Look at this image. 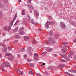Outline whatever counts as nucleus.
<instances>
[{
	"label": "nucleus",
	"instance_id": "39",
	"mask_svg": "<svg viewBox=\"0 0 76 76\" xmlns=\"http://www.w3.org/2000/svg\"><path fill=\"white\" fill-rule=\"evenodd\" d=\"M45 54H47V52H44L43 53H42V54L43 55H45Z\"/></svg>",
	"mask_w": 76,
	"mask_h": 76
},
{
	"label": "nucleus",
	"instance_id": "23",
	"mask_svg": "<svg viewBox=\"0 0 76 76\" xmlns=\"http://www.w3.org/2000/svg\"><path fill=\"white\" fill-rule=\"evenodd\" d=\"M5 55L7 56H10V53H6Z\"/></svg>",
	"mask_w": 76,
	"mask_h": 76
},
{
	"label": "nucleus",
	"instance_id": "30",
	"mask_svg": "<svg viewBox=\"0 0 76 76\" xmlns=\"http://www.w3.org/2000/svg\"><path fill=\"white\" fill-rule=\"evenodd\" d=\"M35 42H36V40H33L32 42V44H34V43H35Z\"/></svg>",
	"mask_w": 76,
	"mask_h": 76
},
{
	"label": "nucleus",
	"instance_id": "31",
	"mask_svg": "<svg viewBox=\"0 0 76 76\" xmlns=\"http://www.w3.org/2000/svg\"><path fill=\"white\" fill-rule=\"evenodd\" d=\"M20 69H18L17 70V73H19V72H20Z\"/></svg>",
	"mask_w": 76,
	"mask_h": 76
},
{
	"label": "nucleus",
	"instance_id": "6",
	"mask_svg": "<svg viewBox=\"0 0 76 76\" xmlns=\"http://www.w3.org/2000/svg\"><path fill=\"white\" fill-rule=\"evenodd\" d=\"M5 67H11L10 64L9 63L7 62H6L5 63Z\"/></svg>",
	"mask_w": 76,
	"mask_h": 76
},
{
	"label": "nucleus",
	"instance_id": "53",
	"mask_svg": "<svg viewBox=\"0 0 76 76\" xmlns=\"http://www.w3.org/2000/svg\"><path fill=\"white\" fill-rule=\"evenodd\" d=\"M44 65H45V63H43L42 65H41V66H44Z\"/></svg>",
	"mask_w": 76,
	"mask_h": 76
},
{
	"label": "nucleus",
	"instance_id": "43",
	"mask_svg": "<svg viewBox=\"0 0 76 76\" xmlns=\"http://www.w3.org/2000/svg\"><path fill=\"white\" fill-rule=\"evenodd\" d=\"M20 74H21L22 75H23V72H21V71H20Z\"/></svg>",
	"mask_w": 76,
	"mask_h": 76
},
{
	"label": "nucleus",
	"instance_id": "32",
	"mask_svg": "<svg viewBox=\"0 0 76 76\" xmlns=\"http://www.w3.org/2000/svg\"><path fill=\"white\" fill-rule=\"evenodd\" d=\"M61 61H62V62H66V61L64 59H62L61 60Z\"/></svg>",
	"mask_w": 76,
	"mask_h": 76
},
{
	"label": "nucleus",
	"instance_id": "42",
	"mask_svg": "<svg viewBox=\"0 0 76 76\" xmlns=\"http://www.w3.org/2000/svg\"><path fill=\"white\" fill-rule=\"evenodd\" d=\"M28 3H31V0H28Z\"/></svg>",
	"mask_w": 76,
	"mask_h": 76
},
{
	"label": "nucleus",
	"instance_id": "3",
	"mask_svg": "<svg viewBox=\"0 0 76 76\" xmlns=\"http://www.w3.org/2000/svg\"><path fill=\"white\" fill-rule=\"evenodd\" d=\"M23 29H24V28L23 27L20 28L19 30V34H20L21 35H24L25 34V33L23 31Z\"/></svg>",
	"mask_w": 76,
	"mask_h": 76
},
{
	"label": "nucleus",
	"instance_id": "29",
	"mask_svg": "<svg viewBox=\"0 0 76 76\" xmlns=\"http://www.w3.org/2000/svg\"><path fill=\"white\" fill-rule=\"evenodd\" d=\"M29 74H32V75H33V72H32V71H29Z\"/></svg>",
	"mask_w": 76,
	"mask_h": 76
},
{
	"label": "nucleus",
	"instance_id": "37",
	"mask_svg": "<svg viewBox=\"0 0 76 76\" xmlns=\"http://www.w3.org/2000/svg\"><path fill=\"white\" fill-rule=\"evenodd\" d=\"M24 58H26L27 57V55L26 54H25L24 55Z\"/></svg>",
	"mask_w": 76,
	"mask_h": 76
},
{
	"label": "nucleus",
	"instance_id": "17",
	"mask_svg": "<svg viewBox=\"0 0 76 76\" xmlns=\"http://www.w3.org/2000/svg\"><path fill=\"white\" fill-rule=\"evenodd\" d=\"M53 35V31H50L49 33V36H51Z\"/></svg>",
	"mask_w": 76,
	"mask_h": 76
},
{
	"label": "nucleus",
	"instance_id": "49",
	"mask_svg": "<svg viewBox=\"0 0 76 76\" xmlns=\"http://www.w3.org/2000/svg\"><path fill=\"white\" fill-rule=\"evenodd\" d=\"M2 71H4L5 70V69H4V68H2Z\"/></svg>",
	"mask_w": 76,
	"mask_h": 76
},
{
	"label": "nucleus",
	"instance_id": "4",
	"mask_svg": "<svg viewBox=\"0 0 76 76\" xmlns=\"http://www.w3.org/2000/svg\"><path fill=\"white\" fill-rule=\"evenodd\" d=\"M34 60L37 61V60H38V59L39 58V57L38 56V55H37V54L35 53L34 54Z\"/></svg>",
	"mask_w": 76,
	"mask_h": 76
},
{
	"label": "nucleus",
	"instance_id": "54",
	"mask_svg": "<svg viewBox=\"0 0 76 76\" xmlns=\"http://www.w3.org/2000/svg\"><path fill=\"white\" fill-rule=\"evenodd\" d=\"M30 56H32V52H30Z\"/></svg>",
	"mask_w": 76,
	"mask_h": 76
},
{
	"label": "nucleus",
	"instance_id": "25",
	"mask_svg": "<svg viewBox=\"0 0 76 76\" xmlns=\"http://www.w3.org/2000/svg\"><path fill=\"white\" fill-rule=\"evenodd\" d=\"M62 51L63 53H66V51L65 49H63Z\"/></svg>",
	"mask_w": 76,
	"mask_h": 76
},
{
	"label": "nucleus",
	"instance_id": "60",
	"mask_svg": "<svg viewBox=\"0 0 76 76\" xmlns=\"http://www.w3.org/2000/svg\"><path fill=\"white\" fill-rule=\"evenodd\" d=\"M1 31H0V35H1Z\"/></svg>",
	"mask_w": 76,
	"mask_h": 76
},
{
	"label": "nucleus",
	"instance_id": "12",
	"mask_svg": "<svg viewBox=\"0 0 76 76\" xmlns=\"http://www.w3.org/2000/svg\"><path fill=\"white\" fill-rule=\"evenodd\" d=\"M46 50L48 52H51V51L53 50V48H47Z\"/></svg>",
	"mask_w": 76,
	"mask_h": 76
},
{
	"label": "nucleus",
	"instance_id": "18",
	"mask_svg": "<svg viewBox=\"0 0 76 76\" xmlns=\"http://www.w3.org/2000/svg\"><path fill=\"white\" fill-rule=\"evenodd\" d=\"M20 36L19 35H16L15 36V38L17 39H19V38H20Z\"/></svg>",
	"mask_w": 76,
	"mask_h": 76
},
{
	"label": "nucleus",
	"instance_id": "58",
	"mask_svg": "<svg viewBox=\"0 0 76 76\" xmlns=\"http://www.w3.org/2000/svg\"><path fill=\"white\" fill-rule=\"evenodd\" d=\"M70 76H74V75H70Z\"/></svg>",
	"mask_w": 76,
	"mask_h": 76
},
{
	"label": "nucleus",
	"instance_id": "8",
	"mask_svg": "<svg viewBox=\"0 0 76 76\" xmlns=\"http://www.w3.org/2000/svg\"><path fill=\"white\" fill-rule=\"evenodd\" d=\"M74 53H75L73 51H71V53L68 56L69 57V58H71L72 56V55H73Z\"/></svg>",
	"mask_w": 76,
	"mask_h": 76
},
{
	"label": "nucleus",
	"instance_id": "38",
	"mask_svg": "<svg viewBox=\"0 0 76 76\" xmlns=\"http://www.w3.org/2000/svg\"><path fill=\"white\" fill-rule=\"evenodd\" d=\"M11 58H12V59H14V56H11Z\"/></svg>",
	"mask_w": 76,
	"mask_h": 76
},
{
	"label": "nucleus",
	"instance_id": "11",
	"mask_svg": "<svg viewBox=\"0 0 76 76\" xmlns=\"http://www.w3.org/2000/svg\"><path fill=\"white\" fill-rule=\"evenodd\" d=\"M49 40H50V41H51L52 42H53V43H55V42H56V41L53 39L52 38H50L49 37Z\"/></svg>",
	"mask_w": 76,
	"mask_h": 76
},
{
	"label": "nucleus",
	"instance_id": "61",
	"mask_svg": "<svg viewBox=\"0 0 76 76\" xmlns=\"http://www.w3.org/2000/svg\"><path fill=\"white\" fill-rule=\"evenodd\" d=\"M75 34H76V31H75Z\"/></svg>",
	"mask_w": 76,
	"mask_h": 76
},
{
	"label": "nucleus",
	"instance_id": "45",
	"mask_svg": "<svg viewBox=\"0 0 76 76\" xmlns=\"http://www.w3.org/2000/svg\"><path fill=\"white\" fill-rule=\"evenodd\" d=\"M37 76H41L40 74H37Z\"/></svg>",
	"mask_w": 76,
	"mask_h": 76
},
{
	"label": "nucleus",
	"instance_id": "20",
	"mask_svg": "<svg viewBox=\"0 0 76 76\" xmlns=\"http://www.w3.org/2000/svg\"><path fill=\"white\" fill-rule=\"evenodd\" d=\"M18 43V40H15L13 42V44H17Z\"/></svg>",
	"mask_w": 76,
	"mask_h": 76
},
{
	"label": "nucleus",
	"instance_id": "1",
	"mask_svg": "<svg viewBox=\"0 0 76 76\" xmlns=\"http://www.w3.org/2000/svg\"><path fill=\"white\" fill-rule=\"evenodd\" d=\"M16 17H17V13H16L14 18V19L11 21V23L9 24L10 26L9 27L7 28V26L4 27V29L6 30V31H9V30H10V29H11L10 27H11V26H12V25H13V22H14L15 19L16 18Z\"/></svg>",
	"mask_w": 76,
	"mask_h": 76
},
{
	"label": "nucleus",
	"instance_id": "13",
	"mask_svg": "<svg viewBox=\"0 0 76 76\" xmlns=\"http://www.w3.org/2000/svg\"><path fill=\"white\" fill-rule=\"evenodd\" d=\"M18 30V27H16L15 28V29H14L13 30V32L15 33H16V32H17Z\"/></svg>",
	"mask_w": 76,
	"mask_h": 76
},
{
	"label": "nucleus",
	"instance_id": "62",
	"mask_svg": "<svg viewBox=\"0 0 76 76\" xmlns=\"http://www.w3.org/2000/svg\"><path fill=\"white\" fill-rule=\"evenodd\" d=\"M32 11H30V13H32Z\"/></svg>",
	"mask_w": 76,
	"mask_h": 76
},
{
	"label": "nucleus",
	"instance_id": "14",
	"mask_svg": "<svg viewBox=\"0 0 76 76\" xmlns=\"http://www.w3.org/2000/svg\"><path fill=\"white\" fill-rule=\"evenodd\" d=\"M65 65L64 64H61L59 66V67L60 68H63L64 67Z\"/></svg>",
	"mask_w": 76,
	"mask_h": 76
},
{
	"label": "nucleus",
	"instance_id": "40",
	"mask_svg": "<svg viewBox=\"0 0 76 76\" xmlns=\"http://www.w3.org/2000/svg\"><path fill=\"white\" fill-rule=\"evenodd\" d=\"M18 58H20V55L19 54H18Z\"/></svg>",
	"mask_w": 76,
	"mask_h": 76
},
{
	"label": "nucleus",
	"instance_id": "59",
	"mask_svg": "<svg viewBox=\"0 0 76 76\" xmlns=\"http://www.w3.org/2000/svg\"><path fill=\"white\" fill-rule=\"evenodd\" d=\"M65 73H66V74H68V72H65Z\"/></svg>",
	"mask_w": 76,
	"mask_h": 76
},
{
	"label": "nucleus",
	"instance_id": "47",
	"mask_svg": "<svg viewBox=\"0 0 76 76\" xmlns=\"http://www.w3.org/2000/svg\"><path fill=\"white\" fill-rule=\"evenodd\" d=\"M2 7V5L1 3L0 2V7Z\"/></svg>",
	"mask_w": 76,
	"mask_h": 76
},
{
	"label": "nucleus",
	"instance_id": "56",
	"mask_svg": "<svg viewBox=\"0 0 76 76\" xmlns=\"http://www.w3.org/2000/svg\"><path fill=\"white\" fill-rule=\"evenodd\" d=\"M49 69H50V70H51V69H52V68L51 67H50Z\"/></svg>",
	"mask_w": 76,
	"mask_h": 76
},
{
	"label": "nucleus",
	"instance_id": "48",
	"mask_svg": "<svg viewBox=\"0 0 76 76\" xmlns=\"http://www.w3.org/2000/svg\"><path fill=\"white\" fill-rule=\"evenodd\" d=\"M54 56H55V57H57V55L56 54H54Z\"/></svg>",
	"mask_w": 76,
	"mask_h": 76
},
{
	"label": "nucleus",
	"instance_id": "36",
	"mask_svg": "<svg viewBox=\"0 0 76 76\" xmlns=\"http://www.w3.org/2000/svg\"><path fill=\"white\" fill-rule=\"evenodd\" d=\"M44 73H45V75H47L48 74L47 72L46 71H45L44 72Z\"/></svg>",
	"mask_w": 76,
	"mask_h": 76
},
{
	"label": "nucleus",
	"instance_id": "57",
	"mask_svg": "<svg viewBox=\"0 0 76 76\" xmlns=\"http://www.w3.org/2000/svg\"><path fill=\"white\" fill-rule=\"evenodd\" d=\"M18 1H19V2H21V0H19Z\"/></svg>",
	"mask_w": 76,
	"mask_h": 76
},
{
	"label": "nucleus",
	"instance_id": "28",
	"mask_svg": "<svg viewBox=\"0 0 76 76\" xmlns=\"http://www.w3.org/2000/svg\"><path fill=\"white\" fill-rule=\"evenodd\" d=\"M27 17L28 19V20H31V17H30V16H29V15H27Z\"/></svg>",
	"mask_w": 76,
	"mask_h": 76
},
{
	"label": "nucleus",
	"instance_id": "9",
	"mask_svg": "<svg viewBox=\"0 0 76 76\" xmlns=\"http://www.w3.org/2000/svg\"><path fill=\"white\" fill-rule=\"evenodd\" d=\"M34 15L37 18H38V16H39V13L37 12V10H35L34 11Z\"/></svg>",
	"mask_w": 76,
	"mask_h": 76
},
{
	"label": "nucleus",
	"instance_id": "15",
	"mask_svg": "<svg viewBox=\"0 0 76 76\" xmlns=\"http://www.w3.org/2000/svg\"><path fill=\"white\" fill-rule=\"evenodd\" d=\"M3 9L4 10H7V9H8V6L7 5L4 6Z\"/></svg>",
	"mask_w": 76,
	"mask_h": 76
},
{
	"label": "nucleus",
	"instance_id": "22",
	"mask_svg": "<svg viewBox=\"0 0 76 76\" xmlns=\"http://www.w3.org/2000/svg\"><path fill=\"white\" fill-rule=\"evenodd\" d=\"M8 50H9V51H10V50H12V47L9 46L8 48Z\"/></svg>",
	"mask_w": 76,
	"mask_h": 76
},
{
	"label": "nucleus",
	"instance_id": "64",
	"mask_svg": "<svg viewBox=\"0 0 76 76\" xmlns=\"http://www.w3.org/2000/svg\"><path fill=\"white\" fill-rule=\"evenodd\" d=\"M35 72H36V73H37V71Z\"/></svg>",
	"mask_w": 76,
	"mask_h": 76
},
{
	"label": "nucleus",
	"instance_id": "34",
	"mask_svg": "<svg viewBox=\"0 0 76 76\" xmlns=\"http://www.w3.org/2000/svg\"><path fill=\"white\" fill-rule=\"evenodd\" d=\"M45 43L46 44H50V42H49V41H48V42H45Z\"/></svg>",
	"mask_w": 76,
	"mask_h": 76
},
{
	"label": "nucleus",
	"instance_id": "33",
	"mask_svg": "<svg viewBox=\"0 0 76 76\" xmlns=\"http://www.w3.org/2000/svg\"><path fill=\"white\" fill-rule=\"evenodd\" d=\"M0 18H2V14L1 12H0Z\"/></svg>",
	"mask_w": 76,
	"mask_h": 76
},
{
	"label": "nucleus",
	"instance_id": "5",
	"mask_svg": "<svg viewBox=\"0 0 76 76\" xmlns=\"http://www.w3.org/2000/svg\"><path fill=\"white\" fill-rule=\"evenodd\" d=\"M24 39L25 41H28L29 39H30V37L28 36H26L24 37Z\"/></svg>",
	"mask_w": 76,
	"mask_h": 76
},
{
	"label": "nucleus",
	"instance_id": "16",
	"mask_svg": "<svg viewBox=\"0 0 76 76\" xmlns=\"http://www.w3.org/2000/svg\"><path fill=\"white\" fill-rule=\"evenodd\" d=\"M61 26H63V27H64L65 28V24H64V23L61 22L60 23Z\"/></svg>",
	"mask_w": 76,
	"mask_h": 76
},
{
	"label": "nucleus",
	"instance_id": "51",
	"mask_svg": "<svg viewBox=\"0 0 76 76\" xmlns=\"http://www.w3.org/2000/svg\"><path fill=\"white\" fill-rule=\"evenodd\" d=\"M1 57H2V55H1V54H0V58H1Z\"/></svg>",
	"mask_w": 76,
	"mask_h": 76
},
{
	"label": "nucleus",
	"instance_id": "24",
	"mask_svg": "<svg viewBox=\"0 0 76 76\" xmlns=\"http://www.w3.org/2000/svg\"><path fill=\"white\" fill-rule=\"evenodd\" d=\"M68 43H67L66 42H62V44L63 45H66L67 44H68Z\"/></svg>",
	"mask_w": 76,
	"mask_h": 76
},
{
	"label": "nucleus",
	"instance_id": "63",
	"mask_svg": "<svg viewBox=\"0 0 76 76\" xmlns=\"http://www.w3.org/2000/svg\"><path fill=\"white\" fill-rule=\"evenodd\" d=\"M18 22V21L16 22V23Z\"/></svg>",
	"mask_w": 76,
	"mask_h": 76
},
{
	"label": "nucleus",
	"instance_id": "50",
	"mask_svg": "<svg viewBox=\"0 0 76 76\" xmlns=\"http://www.w3.org/2000/svg\"><path fill=\"white\" fill-rule=\"evenodd\" d=\"M74 59L76 60V55L74 56Z\"/></svg>",
	"mask_w": 76,
	"mask_h": 76
},
{
	"label": "nucleus",
	"instance_id": "26",
	"mask_svg": "<svg viewBox=\"0 0 76 76\" xmlns=\"http://www.w3.org/2000/svg\"><path fill=\"white\" fill-rule=\"evenodd\" d=\"M22 14L23 15H25V10H23L22 11Z\"/></svg>",
	"mask_w": 76,
	"mask_h": 76
},
{
	"label": "nucleus",
	"instance_id": "10",
	"mask_svg": "<svg viewBox=\"0 0 76 76\" xmlns=\"http://www.w3.org/2000/svg\"><path fill=\"white\" fill-rule=\"evenodd\" d=\"M6 67V65H5V63L4 62L1 65V68H4Z\"/></svg>",
	"mask_w": 76,
	"mask_h": 76
},
{
	"label": "nucleus",
	"instance_id": "7",
	"mask_svg": "<svg viewBox=\"0 0 76 76\" xmlns=\"http://www.w3.org/2000/svg\"><path fill=\"white\" fill-rule=\"evenodd\" d=\"M31 23H32V24H34V25H38V23L35 22L34 21V19H32L31 20Z\"/></svg>",
	"mask_w": 76,
	"mask_h": 76
},
{
	"label": "nucleus",
	"instance_id": "52",
	"mask_svg": "<svg viewBox=\"0 0 76 76\" xmlns=\"http://www.w3.org/2000/svg\"><path fill=\"white\" fill-rule=\"evenodd\" d=\"M63 48H66V46H64L63 47Z\"/></svg>",
	"mask_w": 76,
	"mask_h": 76
},
{
	"label": "nucleus",
	"instance_id": "55",
	"mask_svg": "<svg viewBox=\"0 0 76 76\" xmlns=\"http://www.w3.org/2000/svg\"><path fill=\"white\" fill-rule=\"evenodd\" d=\"M39 31H42V29H40V28H39Z\"/></svg>",
	"mask_w": 76,
	"mask_h": 76
},
{
	"label": "nucleus",
	"instance_id": "21",
	"mask_svg": "<svg viewBox=\"0 0 76 76\" xmlns=\"http://www.w3.org/2000/svg\"><path fill=\"white\" fill-rule=\"evenodd\" d=\"M62 57H63V58H67L66 56H65V55H61Z\"/></svg>",
	"mask_w": 76,
	"mask_h": 76
},
{
	"label": "nucleus",
	"instance_id": "41",
	"mask_svg": "<svg viewBox=\"0 0 76 76\" xmlns=\"http://www.w3.org/2000/svg\"><path fill=\"white\" fill-rule=\"evenodd\" d=\"M28 63H30V62L31 61V60L28 59Z\"/></svg>",
	"mask_w": 76,
	"mask_h": 76
},
{
	"label": "nucleus",
	"instance_id": "27",
	"mask_svg": "<svg viewBox=\"0 0 76 76\" xmlns=\"http://www.w3.org/2000/svg\"><path fill=\"white\" fill-rule=\"evenodd\" d=\"M32 49V48L31 47H29L28 48V52H29V50H31Z\"/></svg>",
	"mask_w": 76,
	"mask_h": 76
},
{
	"label": "nucleus",
	"instance_id": "2",
	"mask_svg": "<svg viewBox=\"0 0 76 76\" xmlns=\"http://www.w3.org/2000/svg\"><path fill=\"white\" fill-rule=\"evenodd\" d=\"M56 23L55 22H53V21H48L46 22V23L45 24V26L46 28H48L49 26V24L50 25H54Z\"/></svg>",
	"mask_w": 76,
	"mask_h": 76
},
{
	"label": "nucleus",
	"instance_id": "46",
	"mask_svg": "<svg viewBox=\"0 0 76 76\" xmlns=\"http://www.w3.org/2000/svg\"><path fill=\"white\" fill-rule=\"evenodd\" d=\"M7 0H4V2L5 3H7Z\"/></svg>",
	"mask_w": 76,
	"mask_h": 76
},
{
	"label": "nucleus",
	"instance_id": "35",
	"mask_svg": "<svg viewBox=\"0 0 76 76\" xmlns=\"http://www.w3.org/2000/svg\"><path fill=\"white\" fill-rule=\"evenodd\" d=\"M30 65L31 67H34V65L32 64H30Z\"/></svg>",
	"mask_w": 76,
	"mask_h": 76
},
{
	"label": "nucleus",
	"instance_id": "19",
	"mask_svg": "<svg viewBox=\"0 0 76 76\" xmlns=\"http://www.w3.org/2000/svg\"><path fill=\"white\" fill-rule=\"evenodd\" d=\"M55 38L56 39H57L58 38V34H56L55 36Z\"/></svg>",
	"mask_w": 76,
	"mask_h": 76
},
{
	"label": "nucleus",
	"instance_id": "44",
	"mask_svg": "<svg viewBox=\"0 0 76 76\" xmlns=\"http://www.w3.org/2000/svg\"><path fill=\"white\" fill-rule=\"evenodd\" d=\"M21 51H23V52L24 51V49L23 48L21 49Z\"/></svg>",
	"mask_w": 76,
	"mask_h": 76
}]
</instances>
